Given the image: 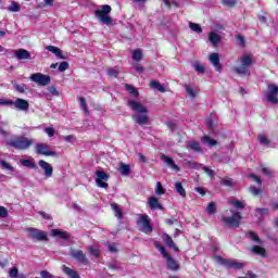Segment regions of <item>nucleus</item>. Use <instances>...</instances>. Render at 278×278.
<instances>
[{"label": "nucleus", "instance_id": "79ce46f5", "mask_svg": "<svg viewBox=\"0 0 278 278\" xmlns=\"http://www.w3.org/2000/svg\"><path fill=\"white\" fill-rule=\"evenodd\" d=\"M132 60H135V62H140V60H142V51L141 50L132 51Z\"/></svg>", "mask_w": 278, "mask_h": 278}, {"label": "nucleus", "instance_id": "f03ea898", "mask_svg": "<svg viewBox=\"0 0 278 278\" xmlns=\"http://www.w3.org/2000/svg\"><path fill=\"white\" fill-rule=\"evenodd\" d=\"M239 65L233 68L235 73L237 75H240L241 77H249L251 76V66H253V56L249 54H243L239 58Z\"/></svg>", "mask_w": 278, "mask_h": 278}, {"label": "nucleus", "instance_id": "3c124183", "mask_svg": "<svg viewBox=\"0 0 278 278\" xmlns=\"http://www.w3.org/2000/svg\"><path fill=\"white\" fill-rule=\"evenodd\" d=\"M193 68L197 71V73H205V67L200 63H194Z\"/></svg>", "mask_w": 278, "mask_h": 278}, {"label": "nucleus", "instance_id": "b1692460", "mask_svg": "<svg viewBox=\"0 0 278 278\" xmlns=\"http://www.w3.org/2000/svg\"><path fill=\"white\" fill-rule=\"evenodd\" d=\"M220 39V35L217 33L212 31L208 34V41L213 45V47H218Z\"/></svg>", "mask_w": 278, "mask_h": 278}, {"label": "nucleus", "instance_id": "0eeeda50", "mask_svg": "<svg viewBox=\"0 0 278 278\" xmlns=\"http://www.w3.org/2000/svg\"><path fill=\"white\" fill-rule=\"evenodd\" d=\"M25 231L28 233V238L31 240H36L37 242H47L49 238L47 237V232L36 228H26Z\"/></svg>", "mask_w": 278, "mask_h": 278}, {"label": "nucleus", "instance_id": "774afa93", "mask_svg": "<svg viewBox=\"0 0 278 278\" xmlns=\"http://www.w3.org/2000/svg\"><path fill=\"white\" fill-rule=\"evenodd\" d=\"M262 173L264 174V175H267V177H273V172H270L268 168H266V167H263L262 168Z\"/></svg>", "mask_w": 278, "mask_h": 278}, {"label": "nucleus", "instance_id": "393cba45", "mask_svg": "<svg viewBox=\"0 0 278 278\" xmlns=\"http://www.w3.org/2000/svg\"><path fill=\"white\" fill-rule=\"evenodd\" d=\"M62 270H63V273H65V275H67L71 278H81V277H79V274H77V271H75L74 269H71L66 265L62 266Z\"/></svg>", "mask_w": 278, "mask_h": 278}, {"label": "nucleus", "instance_id": "6e6552de", "mask_svg": "<svg viewBox=\"0 0 278 278\" xmlns=\"http://www.w3.org/2000/svg\"><path fill=\"white\" fill-rule=\"evenodd\" d=\"M137 225H140V231L147 233L148 236L153 233V226H151V220L149 219V215H140V218L137 220Z\"/></svg>", "mask_w": 278, "mask_h": 278}, {"label": "nucleus", "instance_id": "c85d7f7f", "mask_svg": "<svg viewBox=\"0 0 278 278\" xmlns=\"http://www.w3.org/2000/svg\"><path fill=\"white\" fill-rule=\"evenodd\" d=\"M185 164H186V166H188V168H192L195 170H200V168H203V164L198 163V162L185 160Z\"/></svg>", "mask_w": 278, "mask_h": 278}, {"label": "nucleus", "instance_id": "39448f33", "mask_svg": "<svg viewBox=\"0 0 278 278\" xmlns=\"http://www.w3.org/2000/svg\"><path fill=\"white\" fill-rule=\"evenodd\" d=\"M110 12H112V7L104 4L102 5V10L94 11V16L100 21V23H103L104 25H112V17L108 15Z\"/></svg>", "mask_w": 278, "mask_h": 278}, {"label": "nucleus", "instance_id": "a211bd4d", "mask_svg": "<svg viewBox=\"0 0 278 278\" xmlns=\"http://www.w3.org/2000/svg\"><path fill=\"white\" fill-rule=\"evenodd\" d=\"M39 166L40 168H42V170H45L46 177H53V167L51 166V164H49L45 160H40Z\"/></svg>", "mask_w": 278, "mask_h": 278}, {"label": "nucleus", "instance_id": "4c0bfd02", "mask_svg": "<svg viewBox=\"0 0 278 278\" xmlns=\"http://www.w3.org/2000/svg\"><path fill=\"white\" fill-rule=\"evenodd\" d=\"M248 237L250 240H253V242H257V244H262V239H260V236H257V233L250 231L248 233Z\"/></svg>", "mask_w": 278, "mask_h": 278}, {"label": "nucleus", "instance_id": "c756f323", "mask_svg": "<svg viewBox=\"0 0 278 278\" xmlns=\"http://www.w3.org/2000/svg\"><path fill=\"white\" fill-rule=\"evenodd\" d=\"M119 172L122 175L127 177V175H129V173H131V167L125 163H119Z\"/></svg>", "mask_w": 278, "mask_h": 278}, {"label": "nucleus", "instance_id": "680f3d73", "mask_svg": "<svg viewBox=\"0 0 278 278\" xmlns=\"http://www.w3.org/2000/svg\"><path fill=\"white\" fill-rule=\"evenodd\" d=\"M204 144H206V147H216L218 144V141H216V140H205Z\"/></svg>", "mask_w": 278, "mask_h": 278}, {"label": "nucleus", "instance_id": "5fc2aeb1", "mask_svg": "<svg viewBox=\"0 0 278 278\" xmlns=\"http://www.w3.org/2000/svg\"><path fill=\"white\" fill-rule=\"evenodd\" d=\"M67 68H68V62L63 61L62 63H60L59 65L60 73H64V71H67Z\"/></svg>", "mask_w": 278, "mask_h": 278}, {"label": "nucleus", "instance_id": "603ef678", "mask_svg": "<svg viewBox=\"0 0 278 278\" xmlns=\"http://www.w3.org/2000/svg\"><path fill=\"white\" fill-rule=\"evenodd\" d=\"M249 192L253 194L254 197H257L258 194H262V189H257L256 187H250Z\"/></svg>", "mask_w": 278, "mask_h": 278}, {"label": "nucleus", "instance_id": "20e7f679", "mask_svg": "<svg viewBox=\"0 0 278 278\" xmlns=\"http://www.w3.org/2000/svg\"><path fill=\"white\" fill-rule=\"evenodd\" d=\"M230 213V217L222 216V220L227 227H230V229H238V227H240V220H242V215L240 212L233 210H231Z\"/></svg>", "mask_w": 278, "mask_h": 278}, {"label": "nucleus", "instance_id": "9b49d317", "mask_svg": "<svg viewBox=\"0 0 278 278\" xmlns=\"http://www.w3.org/2000/svg\"><path fill=\"white\" fill-rule=\"evenodd\" d=\"M70 255L84 266H88L90 264V261L88 260V257H86V254L81 250H71Z\"/></svg>", "mask_w": 278, "mask_h": 278}, {"label": "nucleus", "instance_id": "2eb2a0df", "mask_svg": "<svg viewBox=\"0 0 278 278\" xmlns=\"http://www.w3.org/2000/svg\"><path fill=\"white\" fill-rule=\"evenodd\" d=\"M208 62H211V64H213L215 71H217V73H220L223 71V65H220V54L213 52L210 54L208 56Z\"/></svg>", "mask_w": 278, "mask_h": 278}, {"label": "nucleus", "instance_id": "ddd939ff", "mask_svg": "<svg viewBox=\"0 0 278 278\" xmlns=\"http://www.w3.org/2000/svg\"><path fill=\"white\" fill-rule=\"evenodd\" d=\"M108 179H110V175L103 170H97L96 172V184L98 188H108Z\"/></svg>", "mask_w": 278, "mask_h": 278}, {"label": "nucleus", "instance_id": "4d7b16f0", "mask_svg": "<svg viewBox=\"0 0 278 278\" xmlns=\"http://www.w3.org/2000/svg\"><path fill=\"white\" fill-rule=\"evenodd\" d=\"M0 218H8V208L0 206Z\"/></svg>", "mask_w": 278, "mask_h": 278}, {"label": "nucleus", "instance_id": "7ed1b4c3", "mask_svg": "<svg viewBox=\"0 0 278 278\" xmlns=\"http://www.w3.org/2000/svg\"><path fill=\"white\" fill-rule=\"evenodd\" d=\"M154 247L155 249H157V251H160L163 257H165L167 263V268H169V270L175 271L179 269V263H177L175 258H173L172 255L168 254V252H166V249L162 244H160V242L155 241Z\"/></svg>", "mask_w": 278, "mask_h": 278}, {"label": "nucleus", "instance_id": "2f4dec72", "mask_svg": "<svg viewBox=\"0 0 278 278\" xmlns=\"http://www.w3.org/2000/svg\"><path fill=\"white\" fill-rule=\"evenodd\" d=\"M151 88H154L155 90H159V92H165L166 89L164 88V86H162V84H160V81L157 80H152L150 83Z\"/></svg>", "mask_w": 278, "mask_h": 278}, {"label": "nucleus", "instance_id": "de8ad7c7", "mask_svg": "<svg viewBox=\"0 0 278 278\" xmlns=\"http://www.w3.org/2000/svg\"><path fill=\"white\" fill-rule=\"evenodd\" d=\"M202 170H204V173H206V175H208L211 179H214V177L216 176V172H214V169L205 167L204 165L202 166Z\"/></svg>", "mask_w": 278, "mask_h": 278}, {"label": "nucleus", "instance_id": "4468645a", "mask_svg": "<svg viewBox=\"0 0 278 278\" xmlns=\"http://www.w3.org/2000/svg\"><path fill=\"white\" fill-rule=\"evenodd\" d=\"M278 87L276 85H268L267 91H266V99L269 101V103L277 104L278 103Z\"/></svg>", "mask_w": 278, "mask_h": 278}, {"label": "nucleus", "instance_id": "9d476101", "mask_svg": "<svg viewBox=\"0 0 278 278\" xmlns=\"http://www.w3.org/2000/svg\"><path fill=\"white\" fill-rule=\"evenodd\" d=\"M36 152L39 155H46L47 157H55V155H58V153H55V151L51 150V146H49L47 143H38L36 146Z\"/></svg>", "mask_w": 278, "mask_h": 278}, {"label": "nucleus", "instance_id": "5701e85b", "mask_svg": "<svg viewBox=\"0 0 278 278\" xmlns=\"http://www.w3.org/2000/svg\"><path fill=\"white\" fill-rule=\"evenodd\" d=\"M163 242H165L166 247H169V249H174V251H179V248L175 245V241H173V238L168 236V233L163 235Z\"/></svg>", "mask_w": 278, "mask_h": 278}, {"label": "nucleus", "instance_id": "dca6fc26", "mask_svg": "<svg viewBox=\"0 0 278 278\" xmlns=\"http://www.w3.org/2000/svg\"><path fill=\"white\" fill-rule=\"evenodd\" d=\"M161 160L168 166V168H172V170H176V173H179L180 168L175 164V160L173 157L166 156V154H161Z\"/></svg>", "mask_w": 278, "mask_h": 278}, {"label": "nucleus", "instance_id": "09e8293b", "mask_svg": "<svg viewBox=\"0 0 278 278\" xmlns=\"http://www.w3.org/2000/svg\"><path fill=\"white\" fill-rule=\"evenodd\" d=\"M190 149L194 151L195 153H201V146H199V142L194 141L190 146Z\"/></svg>", "mask_w": 278, "mask_h": 278}, {"label": "nucleus", "instance_id": "864d4df0", "mask_svg": "<svg viewBox=\"0 0 278 278\" xmlns=\"http://www.w3.org/2000/svg\"><path fill=\"white\" fill-rule=\"evenodd\" d=\"M9 277L10 278L18 277V268H16V267L11 268L10 271H9Z\"/></svg>", "mask_w": 278, "mask_h": 278}, {"label": "nucleus", "instance_id": "a878e982", "mask_svg": "<svg viewBox=\"0 0 278 278\" xmlns=\"http://www.w3.org/2000/svg\"><path fill=\"white\" fill-rule=\"evenodd\" d=\"M251 251H252V253H254V255H260L261 257H266V249H264L260 245H253Z\"/></svg>", "mask_w": 278, "mask_h": 278}, {"label": "nucleus", "instance_id": "4be33fe9", "mask_svg": "<svg viewBox=\"0 0 278 278\" xmlns=\"http://www.w3.org/2000/svg\"><path fill=\"white\" fill-rule=\"evenodd\" d=\"M47 51H50V53L55 54L56 58H60V60H66V55L62 53V50L54 46H48L46 47Z\"/></svg>", "mask_w": 278, "mask_h": 278}, {"label": "nucleus", "instance_id": "8fccbe9b", "mask_svg": "<svg viewBox=\"0 0 278 278\" xmlns=\"http://www.w3.org/2000/svg\"><path fill=\"white\" fill-rule=\"evenodd\" d=\"M155 194H159V195L164 194V187H162V182L160 181L156 182Z\"/></svg>", "mask_w": 278, "mask_h": 278}, {"label": "nucleus", "instance_id": "052dcab7", "mask_svg": "<svg viewBox=\"0 0 278 278\" xmlns=\"http://www.w3.org/2000/svg\"><path fill=\"white\" fill-rule=\"evenodd\" d=\"M89 253L90 255H93V257H97V258L99 257V249L90 248Z\"/></svg>", "mask_w": 278, "mask_h": 278}, {"label": "nucleus", "instance_id": "aec40b11", "mask_svg": "<svg viewBox=\"0 0 278 278\" xmlns=\"http://www.w3.org/2000/svg\"><path fill=\"white\" fill-rule=\"evenodd\" d=\"M15 58L17 60H30L31 59V53L25 49H18L15 50Z\"/></svg>", "mask_w": 278, "mask_h": 278}, {"label": "nucleus", "instance_id": "cd10ccee", "mask_svg": "<svg viewBox=\"0 0 278 278\" xmlns=\"http://www.w3.org/2000/svg\"><path fill=\"white\" fill-rule=\"evenodd\" d=\"M125 89L127 90V92H129L131 97H134V99H138V97H140V93L138 92V89L136 87L126 84Z\"/></svg>", "mask_w": 278, "mask_h": 278}, {"label": "nucleus", "instance_id": "e2e57ef3", "mask_svg": "<svg viewBox=\"0 0 278 278\" xmlns=\"http://www.w3.org/2000/svg\"><path fill=\"white\" fill-rule=\"evenodd\" d=\"M167 127L170 131H175V129H177V124L175 122H167Z\"/></svg>", "mask_w": 278, "mask_h": 278}, {"label": "nucleus", "instance_id": "6e6d98bb", "mask_svg": "<svg viewBox=\"0 0 278 278\" xmlns=\"http://www.w3.org/2000/svg\"><path fill=\"white\" fill-rule=\"evenodd\" d=\"M45 132L49 136V138H53V135L55 134V129L52 127L45 128Z\"/></svg>", "mask_w": 278, "mask_h": 278}, {"label": "nucleus", "instance_id": "473e14b6", "mask_svg": "<svg viewBox=\"0 0 278 278\" xmlns=\"http://www.w3.org/2000/svg\"><path fill=\"white\" fill-rule=\"evenodd\" d=\"M220 184L223 186H227L228 188H233V186H236V182L233 181V179H231L229 177L222 178Z\"/></svg>", "mask_w": 278, "mask_h": 278}, {"label": "nucleus", "instance_id": "f704fd0d", "mask_svg": "<svg viewBox=\"0 0 278 278\" xmlns=\"http://www.w3.org/2000/svg\"><path fill=\"white\" fill-rule=\"evenodd\" d=\"M20 162H21L22 166H25L26 168H37L36 163H34L29 160L22 159Z\"/></svg>", "mask_w": 278, "mask_h": 278}, {"label": "nucleus", "instance_id": "37998d69", "mask_svg": "<svg viewBox=\"0 0 278 278\" xmlns=\"http://www.w3.org/2000/svg\"><path fill=\"white\" fill-rule=\"evenodd\" d=\"M9 12H20L21 5L16 2H12L10 7H8Z\"/></svg>", "mask_w": 278, "mask_h": 278}, {"label": "nucleus", "instance_id": "0e129e2a", "mask_svg": "<svg viewBox=\"0 0 278 278\" xmlns=\"http://www.w3.org/2000/svg\"><path fill=\"white\" fill-rule=\"evenodd\" d=\"M194 190L202 197H205V189L203 187H195Z\"/></svg>", "mask_w": 278, "mask_h": 278}, {"label": "nucleus", "instance_id": "f8f14e48", "mask_svg": "<svg viewBox=\"0 0 278 278\" xmlns=\"http://www.w3.org/2000/svg\"><path fill=\"white\" fill-rule=\"evenodd\" d=\"M9 147H13V149H16L17 151H25L26 149H29V147L33 144L29 140H11L8 141Z\"/></svg>", "mask_w": 278, "mask_h": 278}, {"label": "nucleus", "instance_id": "13d9d810", "mask_svg": "<svg viewBox=\"0 0 278 278\" xmlns=\"http://www.w3.org/2000/svg\"><path fill=\"white\" fill-rule=\"evenodd\" d=\"M40 276L42 278H55V276H53L51 273L47 271V270H41L40 271Z\"/></svg>", "mask_w": 278, "mask_h": 278}, {"label": "nucleus", "instance_id": "ea45409f", "mask_svg": "<svg viewBox=\"0 0 278 278\" xmlns=\"http://www.w3.org/2000/svg\"><path fill=\"white\" fill-rule=\"evenodd\" d=\"M109 77H118V67H110L106 70Z\"/></svg>", "mask_w": 278, "mask_h": 278}, {"label": "nucleus", "instance_id": "69168bd1", "mask_svg": "<svg viewBox=\"0 0 278 278\" xmlns=\"http://www.w3.org/2000/svg\"><path fill=\"white\" fill-rule=\"evenodd\" d=\"M39 215L42 216V218H45V220H51L52 219L51 215H49V214H47L42 211L39 212Z\"/></svg>", "mask_w": 278, "mask_h": 278}, {"label": "nucleus", "instance_id": "423d86ee", "mask_svg": "<svg viewBox=\"0 0 278 278\" xmlns=\"http://www.w3.org/2000/svg\"><path fill=\"white\" fill-rule=\"evenodd\" d=\"M214 260L215 262H217V264H220L222 266H226V268H235L236 270H241V268L244 267L243 263H240L233 260H227L219 255L214 256Z\"/></svg>", "mask_w": 278, "mask_h": 278}, {"label": "nucleus", "instance_id": "bb28decb", "mask_svg": "<svg viewBox=\"0 0 278 278\" xmlns=\"http://www.w3.org/2000/svg\"><path fill=\"white\" fill-rule=\"evenodd\" d=\"M111 207H112V210L114 212V216L116 218H119V219L123 218V208H121V205H118L116 203H112Z\"/></svg>", "mask_w": 278, "mask_h": 278}, {"label": "nucleus", "instance_id": "e433bc0d", "mask_svg": "<svg viewBox=\"0 0 278 278\" xmlns=\"http://www.w3.org/2000/svg\"><path fill=\"white\" fill-rule=\"evenodd\" d=\"M185 88H186L187 94H189V97H190L191 99H195V98H197V91H194V89L192 88V86L186 85Z\"/></svg>", "mask_w": 278, "mask_h": 278}, {"label": "nucleus", "instance_id": "1a4fd4ad", "mask_svg": "<svg viewBox=\"0 0 278 278\" xmlns=\"http://www.w3.org/2000/svg\"><path fill=\"white\" fill-rule=\"evenodd\" d=\"M29 79L38 84V86H49V84H51V77L42 73H35L30 75Z\"/></svg>", "mask_w": 278, "mask_h": 278}, {"label": "nucleus", "instance_id": "bf43d9fd", "mask_svg": "<svg viewBox=\"0 0 278 278\" xmlns=\"http://www.w3.org/2000/svg\"><path fill=\"white\" fill-rule=\"evenodd\" d=\"M224 5H227V8H233L236 5V0H223Z\"/></svg>", "mask_w": 278, "mask_h": 278}, {"label": "nucleus", "instance_id": "c9c22d12", "mask_svg": "<svg viewBox=\"0 0 278 278\" xmlns=\"http://www.w3.org/2000/svg\"><path fill=\"white\" fill-rule=\"evenodd\" d=\"M189 27L192 31H195V34H202L203 29L201 28V25L197 24V23H189Z\"/></svg>", "mask_w": 278, "mask_h": 278}, {"label": "nucleus", "instance_id": "412c9836", "mask_svg": "<svg viewBox=\"0 0 278 278\" xmlns=\"http://www.w3.org/2000/svg\"><path fill=\"white\" fill-rule=\"evenodd\" d=\"M148 205L152 210H164V206H162V204H160V200L155 197L149 198Z\"/></svg>", "mask_w": 278, "mask_h": 278}, {"label": "nucleus", "instance_id": "49530a36", "mask_svg": "<svg viewBox=\"0 0 278 278\" xmlns=\"http://www.w3.org/2000/svg\"><path fill=\"white\" fill-rule=\"evenodd\" d=\"M78 101H79V104H80L81 109L84 110V112L86 114H88V104L86 103V98L80 97V98H78Z\"/></svg>", "mask_w": 278, "mask_h": 278}, {"label": "nucleus", "instance_id": "58836bf2", "mask_svg": "<svg viewBox=\"0 0 278 278\" xmlns=\"http://www.w3.org/2000/svg\"><path fill=\"white\" fill-rule=\"evenodd\" d=\"M207 214H216V203L215 202H210L207 207H206Z\"/></svg>", "mask_w": 278, "mask_h": 278}, {"label": "nucleus", "instance_id": "a19ab883", "mask_svg": "<svg viewBox=\"0 0 278 278\" xmlns=\"http://www.w3.org/2000/svg\"><path fill=\"white\" fill-rule=\"evenodd\" d=\"M0 166H2V168L4 170H12L14 172V166H12L10 163L3 161V160H0Z\"/></svg>", "mask_w": 278, "mask_h": 278}, {"label": "nucleus", "instance_id": "72a5a7b5", "mask_svg": "<svg viewBox=\"0 0 278 278\" xmlns=\"http://www.w3.org/2000/svg\"><path fill=\"white\" fill-rule=\"evenodd\" d=\"M255 216H256V218H262L264 216H268V208H266V207L256 208L255 210Z\"/></svg>", "mask_w": 278, "mask_h": 278}, {"label": "nucleus", "instance_id": "f3484780", "mask_svg": "<svg viewBox=\"0 0 278 278\" xmlns=\"http://www.w3.org/2000/svg\"><path fill=\"white\" fill-rule=\"evenodd\" d=\"M14 108H16L17 110H21L22 112H27L29 110V102H27V100L17 98L14 102H13Z\"/></svg>", "mask_w": 278, "mask_h": 278}, {"label": "nucleus", "instance_id": "7c9ffc66", "mask_svg": "<svg viewBox=\"0 0 278 278\" xmlns=\"http://www.w3.org/2000/svg\"><path fill=\"white\" fill-rule=\"evenodd\" d=\"M175 189L180 197L186 198V189H184V185L181 182H175Z\"/></svg>", "mask_w": 278, "mask_h": 278}, {"label": "nucleus", "instance_id": "a18cd8bd", "mask_svg": "<svg viewBox=\"0 0 278 278\" xmlns=\"http://www.w3.org/2000/svg\"><path fill=\"white\" fill-rule=\"evenodd\" d=\"M231 205H233V207H236V210H244V203L240 200L231 201Z\"/></svg>", "mask_w": 278, "mask_h": 278}, {"label": "nucleus", "instance_id": "338daca9", "mask_svg": "<svg viewBox=\"0 0 278 278\" xmlns=\"http://www.w3.org/2000/svg\"><path fill=\"white\" fill-rule=\"evenodd\" d=\"M250 177L252 179H254V181H256V184L261 185L262 184V179L260 178V176L255 175V174H251Z\"/></svg>", "mask_w": 278, "mask_h": 278}, {"label": "nucleus", "instance_id": "c03bdc74", "mask_svg": "<svg viewBox=\"0 0 278 278\" xmlns=\"http://www.w3.org/2000/svg\"><path fill=\"white\" fill-rule=\"evenodd\" d=\"M206 125L208 129H214L216 127V121H214V114H212L210 118L206 121Z\"/></svg>", "mask_w": 278, "mask_h": 278}, {"label": "nucleus", "instance_id": "6ab92c4d", "mask_svg": "<svg viewBox=\"0 0 278 278\" xmlns=\"http://www.w3.org/2000/svg\"><path fill=\"white\" fill-rule=\"evenodd\" d=\"M51 236H53V238H60L61 240H68L71 238V233H68L67 231H62L60 229H52Z\"/></svg>", "mask_w": 278, "mask_h": 278}, {"label": "nucleus", "instance_id": "f257e3e1", "mask_svg": "<svg viewBox=\"0 0 278 278\" xmlns=\"http://www.w3.org/2000/svg\"><path fill=\"white\" fill-rule=\"evenodd\" d=\"M128 108L134 111L132 121L137 125H149V109L142 103L128 100Z\"/></svg>", "mask_w": 278, "mask_h": 278}]
</instances>
